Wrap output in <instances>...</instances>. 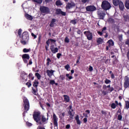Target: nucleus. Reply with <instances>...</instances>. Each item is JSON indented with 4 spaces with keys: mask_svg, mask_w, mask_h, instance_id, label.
<instances>
[{
    "mask_svg": "<svg viewBox=\"0 0 129 129\" xmlns=\"http://www.w3.org/2000/svg\"><path fill=\"white\" fill-rule=\"evenodd\" d=\"M40 12L42 13V14H48L50 12V10L48 7H44V6H41L40 7Z\"/></svg>",
    "mask_w": 129,
    "mask_h": 129,
    "instance_id": "nucleus-7",
    "label": "nucleus"
},
{
    "mask_svg": "<svg viewBox=\"0 0 129 129\" xmlns=\"http://www.w3.org/2000/svg\"><path fill=\"white\" fill-rule=\"evenodd\" d=\"M124 81V87L125 88H127L129 86V78L127 76L125 77Z\"/></svg>",
    "mask_w": 129,
    "mask_h": 129,
    "instance_id": "nucleus-10",
    "label": "nucleus"
},
{
    "mask_svg": "<svg viewBox=\"0 0 129 129\" xmlns=\"http://www.w3.org/2000/svg\"><path fill=\"white\" fill-rule=\"evenodd\" d=\"M26 85H27L28 87H31V86H32V84L30 82L26 83Z\"/></svg>",
    "mask_w": 129,
    "mask_h": 129,
    "instance_id": "nucleus-49",
    "label": "nucleus"
},
{
    "mask_svg": "<svg viewBox=\"0 0 129 129\" xmlns=\"http://www.w3.org/2000/svg\"><path fill=\"white\" fill-rule=\"evenodd\" d=\"M125 109H128L129 108V101H126L125 102Z\"/></svg>",
    "mask_w": 129,
    "mask_h": 129,
    "instance_id": "nucleus-26",
    "label": "nucleus"
},
{
    "mask_svg": "<svg viewBox=\"0 0 129 129\" xmlns=\"http://www.w3.org/2000/svg\"><path fill=\"white\" fill-rule=\"evenodd\" d=\"M98 34L100 35V36H102V35L103 34L102 32L98 31Z\"/></svg>",
    "mask_w": 129,
    "mask_h": 129,
    "instance_id": "nucleus-56",
    "label": "nucleus"
},
{
    "mask_svg": "<svg viewBox=\"0 0 129 129\" xmlns=\"http://www.w3.org/2000/svg\"><path fill=\"white\" fill-rule=\"evenodd\" d=\"M56 22V19H53L50 24V27H54V25H55V22Z\"/></svg>",
    "mask_w": 129,
    "mask_h": 129,
    "instance_id": "nucleus-25",
    "label": "nucleus"
},
{
    "mask_svg": "<svg viewBox=\"0 0 129 129\" xmlns=\"http://www.w3.org/2000/svg\"><path fill=\"white\" fill-rule=\"evenodd\" d=\"M75 118L78 124H81V122L80 121V120H79V116H78V115H77L75 117Z\"/></svg>",
    "mask_w": 129,
    "mask_h": 129,
    "instance_id": "nucleus-23",
    "label": "nucleus"
},
{
    "mask_svg": "<svg viewBox=\"0 0 129 129\" xmlns=\"http://www.w3.org/2000/svg\"><path fill=\"white\" fill-rule=\"evenodd\" d=\"M107 88H108V89H107ZM103 89H104V90H101L103 95H106L107 94H108V93H110V92H112V91L114 90V89L113 87H110V85H109L108 86L104 85L103 86ZM106 89L107 90H106Z\"/></svg>",
    "mask_w": 129,
    "mask_h": 129,
    "instance_id": "nucleus-1",
    "label": "nucleus"
},
{
    "mask_svg": "<svg viewBox=\"0 0 129 129\" xmlns=\"http://www.w3.org/2000/svg\"><path fill=\"white\" fill-rule=\"evenodd\" d=\"M124 19L125 21H129V16H124Z\"/></svg>",
    "mask_w": 129,
    "mask_h": 129,
    "instance_id": "nucleus-46",
    "label": "nucleus"
},
{
    "mask_svg": "<svg viewBox=\"0 0 129 129\" xmlns=\"http://www.w3.org/2000/svg\"><path fill=\"white\" fill-rule=\"evenodd\" d=\"M56 13L57 15H62V16H66V13L63 12L61 9H56Z\"/></svg>",
    "mask_w": 129,
    "mask_h": 129,
    "instance_id": "nucleus-16",
    "label": "nucleus"
},
{
    "mask_svg": "<svg viewBox=\"0 0 129 129\" xmlns=\"http://www.w3.org/2000/svg\"><path fill=\"white\" fill-rule=\"evenodd\" d=\"M39 85V82H37V81H35L33 82V86L35 87V88H37L38 87V85Z\"/></svg>",
    "mask_w": 129,
    "mask_h": 129,
    "instance_id": "nucleus-29",
    "label": "nucleus"
},
{
    "mask_svg": "<svg viewBox=\"0 0 129 129\" xmlns=\"http://www.w3.org/2000/svg\"><path fill=\"white\" fill-rule=\"evenodd\" d=\"M75 118L78 124H81V122L80 121V120H79V116H78V115H77L75 117Z\"/></svg>",
    "mask_w": 129,
    "mask_h": 129,
    "instance_id": "nucleus-24",
    "label": "nucleus"
},
{
    "mask_svg": "<svg viewBox=\"0 0 129 129\" xmlns=\"http://www.w3.org/2000/svg\"><path fill=\"white\" fill-rule=\"evenodd\" d=\"M32 93L34 94V95H37L38 94V89L37 88H32Z\"/></svg>",
    "mask_w": 129,
    "mask_h": 129,
    "instance_id": "nucleus-22",
    "label": "nucleus"
},
{
    "mask_svg": "<svg viewBox=\"0 0 129 129\" xmlns=\"http://www.w3.org/2000/svg\"><path fill=\"white\" fill-rule=\"evenodd\" d=\"M27 125H28V126H32V123H27Z\"/></svg>",
    "mask_w": 129,
    "mask_h": 129,
    "instance_id": "nucleus-58",
    "label": "nucleus"
},
{
    "mask_svg": "<svg viewBox=\"0 0 129 129\" xmlns=\"http://www.w3.org/2000/svg\"><path fill=\"white\" fill-rule=\"evenodd\" d=\"M33 118L37 122V124H41V112L40 111L34 112L33 114Z\"/></svg>",
    "mask_w": 129,
    "mask_h": 129,
    "instance_id": "nucleus-2",
    "label": "nucleus"
},
{
    "mask_svg": "<svg viewBox=\"0 0 129 129\" xmlns=\"http://www.w3.org/2000/svg\"><path fill=\"white\" fill-rule=\"evenodd\" d=\"M71 23L73 24V25H76V24L77 23V20H72L71 21Z\"/></svg>",
    "mask_w": 129,
    "mask_h": 129,
    "instance_id": "nucleus-37",
    "label": "nucleus"
},
{
    "mask_svg": "<svg viewBox=\"0 0 129 129\" xmlns=\"http://www.w3.org/2000/svg\"><path fill=\"white\" fill-rule=\"evenodd\" d=\"M101 8L104 11H108L111 9V5L107 1H103L102 2Z\"/></svg>",
    "mask_w": 129,
    "mask_h": 129,
    "instance_id": "nucleus-3",
    "label": "nucleus"
},
{
    "mask_svg": "<svg viewBox=\"0 0 129 129\" xmlns=\"http://www.w3.org/2000/svg\"><path fill=\"white\" fill-rule=\"evenodd\" d=\"M118 5L120 10H121V11H123V9H124L123 3L122 2H120Z\"/></svg>",
    "mask_w": 129,
    "mask_h": 129,
    "instance_id": "nucleus-20",
    "label": "nucleus"
},
{
    "mask_svg": "<svg viewBox=\"0 0 129 129\" xmlns=\"http://www.w3.org/2000/svg\"><path fill=\"white\" fill-rule=\"evenodd\" d=\"M50 84H51L52 85H53V84H55V81H54V80H50Z\"/></svg>",
    "mask_w": 129,
    "mask_h": 129,
    "instance_id": "nucleus-51",
    "label": "nucleus"
},
{
    "mask_svg": "<svg viewBox=\"0 0 129 129\" xmlns=\"http://www.w3.org/2000/svg\"><path fill=\"white\" fill-rule=\"evenodd\" d=\"M21 34H22V29H20L18 30V35H19L20 37H21Z\"/></svg>",
    "mask_w": 129,
    "mask_h": 129,
    "instance_id": "nucleus-47",
    "label": "nucleus"
},
{
    "mask_svg": "<svg viewBox=\"0 0 129 129\" xmlns=\"http://www.w3.org/2000/svg\"><path fill=\"white\" fill-rule=\"evenodd\" d=\"M47 117H46L44 115L41 116V121L42 122H47L48 121V113H47Z\"/></svg>",
    "mask_w": 129,
    "mask_h": 129,
    "instance_id": "nucleus-18",
    "label": "nucleus"
},
{
    "mask_svg": "<svg viewBox=\"0 0 129 129\" xmlns=\"http://www.w3.org/2000/svg\"><path fill=\"white\" fill-rule=\"evenodd\" d=\"M76 5L74 2L68 3L66 6L67 9H72V8H74Z\"/></svg>",
    "mask_w": 129,
    "mask_h": 129,
    "instance_id": "nucleus-13",
    "label": "nucleus"
},
{
    "mask_svg": "<svg viewBox=\"0 0 129 129\" xmlns=\"http://www.w3.org/2000/svg\"><path fill=\"white\" fill-rule=\"evenodd\" d=\"M47 62H49L51 61V59H50V58H49L47 59Z\"/></svg>",
    "mask_w": 129,
    "mask_h": 129,
    "instance_id": "nucleus-64",
    "label": "nucleus"
},
{
    "mask_svg": "<svg viewBox=\"0 0 129 129\" xmlns=\"http://www.w3.org/2000/svg\"><path fill=\"white\" fill-rule=\"evenodd\" d=\"M110 82H111L108 79H106L105 81V83H106V84H108V83H110Z\"/></svg>",
    "mask_w": 129,
    "mask_h": 129,
    "instance_id": "nucleus-43",
    "label": "nucleus"
},
{
    "mask_svg": "<svg viewBox=\"0 0 129 129\" xmlns=\"http://www.w3.org/2000/svg\"><path fill=\"white\" fill-rule=\"evenodd\" d=\"M31 35L34 38V39H36V38H37V36H36V35H35L33 33H31Z\"/></svg>",
    "mask_w": 129,
    "mask_h": 129,
    "instance_id": "nucleus-53",
    "label": "nucleus"
},
{
    "mask_svg": "<svg viewBox=\"0 0 129 129\" xmlns=\"http://www.w3.org/2000/svg\"><path fill=\"white\" fill-rule=\"evenodd\" d=\"M111 108H113V109H114V108H115V107H116V105L114 103H112L111 105Z\"/></svg>",
    "mask_w": 129,
    "mask_h": 129,
    "instance_id": "nucleus-41",
    "label": "nucleus"
},
{
    "mask_svg": "<svg viewBox=\"0 0 129 129\" xmlns=\"http://www.w3.org/2000/svg\"><path fill=\"white\" fill-rule=\"evenodd\" d=\"M32 64H33V62H32V60H30L29 62V64L32 65Z\"/></svg>",
    "mask_w": 129,
    "mask_h": 129,
    "instance_id": "nucleus-59",
    "label": "nucleus"
},
{
    "mask_svg": "<svg viewBox=\"0 0 129 129\" xmlns=\"http://www.w3.org/2000/svg\"><path fill=\"white\" fill-rule=\"evenodd\" d=\"M64 77L63 75H61L60 76V79H61V80H63V79H64Z\"/></svg>",
    "mask_w": 129,
    "mask_h": 129,
    "instance_id": "nucleus-54",
    "label": "nucleus"
},
{
    "mask_svg": "<svg viewBox=\"0 0 129 129\" xmlns=\"http://www.w3.org/2000/svg\"><path fill=\"white\" fill-rule=\"evenodd\" d=\"M69 113L70 114V118H73V116H74V112H71V110H70Z\"/></svg>",
    "mask_w": 129,
    "mask_h": 129,
    "instance_id": "nucleus-33",
    "label": "nucleus"
},
{
    "mask_svg": "<svg viewBox=\"0 0 129 129\" xmlns=\"http://www.w3.org/2000/svg\"><path fill=\"white\" fill-rule=\"evenodd\" d=\"M89 70L90 72L93 71V68L92 66L89 67Z\"/></svg>",
    "mask_w": 129,
    "mask_h": 129,
    "instance_id": "nucleus-50",
    "label": "nucleus"
},
{
    "mask_svg": "<svg viewBox=\"0 0 129 129\" xmlns=\"http://www.w3.org/2000/svg\"><path fill=\"white\" fill-rule=\"evenodd\" d=\"M35 76H36L38 79H41V75H40L39 73H36L35 74Z\"/></svg>",
    "mask_w": 129,
    "mask_h": 129,
    "instance_id": "nucleus-36",
    "label": "nucleus"
},
{
    "mask_svg": "<svg viewBox=\"0 0 129 129\" xmlns=\"http://www.w3.org/2000/svg\"><path fill=\"white\" fill-rule=\"evenodd\" d=\"M97 42L98 44H102V43H103V39L101 38H99L97 40Z\"/></svg>",
    "mask_w": 129,
    "mask_h": 129,
    "instance_id": "nucleus-31",
    "label": "nucleus"
},
{
    "mask_svg": "<svg viewBox=\"0 0 129 129\" xmlns=\"http://www.w3.org/2000/svg\"><path fill=\"white\" fill-rule=\"evenodd\" d=\"M35 3L37 4H42V0H33Z\"/></svg>",
    "mask_w": 129,
    "mask_h": 129,
    "instance_id": "nucleus-35",
    "label": "nucleus"
},
{
    "mask_svg": "<svg viewBox=\"0 0 129 129\" xmlns=\"http://www.w3.org/2000/svg\"><path fill=\"white\" fill-rule=\"evenodd\" d=\"M46 105H47V106H48V107H51V105H50V104H49V103H46Z\"/></svg>",
    "mask_w": 129,
    "mask_h": 129,
    "instance_id": "nucleus-63",
    "label": "nucleus"
},
{
    "mask_svg": "<svg viewBox=\"0 0 129 129\" xmlns=\"http://www.w3.org/2000/svg\"><path fill=\"white\" fill-rule=\"evenodd\" d=\"M64 68L66 69V70H67V71H68V70H69V68H70V66L69 64H67L64 67Z\"/></svg>",
    "mask_w": 129,
    "mask_h": 129,
    "instance_id": "nucleus-39",
    "label": "nucleus"
},
{
    "mask_svg": "<svg viewBox=\"0 0 129 129\" xmlns=\"http://www.w3.org/2000/svg\"><path fill=\"white\" fill-rule=\"evenodd\" d=\"M118 120H121V119H122V116H121V115H118Z\"/></svg>",
    "mask_w": 129,
    "mask_h": 129,
    "instance_id": "nucleus-48",
    "label": "nucleus"
},
{
    "mask_svg": "<svg viewBox=\"0 0 129 129\" xmlns=\"http://www.w3.org/2000/svg\"><path fill=\"white\" fill-rule=\"evenodd\" d=\"M56 6H62L63 4H62V2L60 1V0H58L55 2Z\"/></svg>",
    "mask_w": 129,
    "mask_h": 129,
    "instance_id": "nucleus-32",
    "label": "nucleus"
},
{
    "mask_svg": "<svg viewBox=\"0 0 129 129\" xmlns=\"http://www.w3.org/2000/svg\"><path fill=\"white\" fill-rule=\"evenodd\" d=\"M64 42L66 43H69V42H70L69 38H68V37H66V38L64 39Z\"/></svg>",
    "mask_w": 129,
    "mask_h": 129,
    "instance_id": "nucleus-44",
    "label": "nucleus"
},
{
    "mask_svg": "<svg viewBox=\"0 0 129 129\" xmlns=\"http://www.w3.org/2000/svg\"><path fill=\"white\" fill-rule=\"evenodd\" d=\"M27 40H23L22 39L21 40V44H23V45H26V44H27Z\"/></svg>",
    "mask_w": 129,
    "mask_h": 129,
    "instance_id": "nucleus-34",
    "label": "nucleus"
},
{
    "mask_svg": "<svg viewBox=\"0 0 129 129\" xmlns=\"http://www.w3.org/2000/svg\"><path fill=\"white\" fill-rule=\"evenodd\" d=\"M81 1L83 4H85L86 3H89V2H90V0H81Z\"/></svg>",
    "mask_w": 129,
    "mask_h": 129,
    "instance_id": "nucleus-42",
    "label": "nucleus"
},
{
    "mask_svg": "<svg viewBox=\"0 0 129 129\" xmlns=\"http://www.w3.org/2000/svg\"><path fill=\"white\" fill-rule=\"evenodd\" d=\"M60 115H61V116H62V117H64V116H65V113H62Z\"/></svg>",
    "mask_w": 129,
    "mask_h": 129,
    "instance_id": "nucleus-61",
    "label": "nucleus"
},
{
    "mask_svg": "<svg viewBox=\"0 0 129 129\" xmlns=\"http://www.w3.org/2000/svg\"><path fill=\"white\" fill-rule=\"evenodd\" d=\"M102 33L104 34V33H106V27H104L102 30Z\"/></svg>",
    "mask_w": 129,
    "mask_h": 129,
    "instance_id": "nucleus-45",
    "label": "nucleus"
},
{
    "mask_svg": "<svg viewBox=\"0 0 129 129\" xmlns=\"http://www.w3.org/2000/svg\"><path fill=\"white\" fill-rule=\"evenodd\" d=\"M50 50L53 54H56L58 52V48L55 47L53 45L50 46Z\"/></svg>",
    "mask_w": 129,
    "mask_h": 129,
    "instance_id": "nucleus-14",
    "label": "nucleus"
},
{
    "mask_svg": "<svg viewBox=\"0 0 129 129\" xmlns=\"http://www.w3.org/2000/svg\"><path fill=\"white\" fill-rule=\"evenodd\" d=\"M108 44H109V47H111V46H113L114 43L113 42V41H112V40H109L108 42H107Z\"/></svg>",
    "mask_w": 129,
    "mask_h": 129,
    "instance_id": "nucleus-28",
    "label": "nucleus"
},
{
    "mask_svg": "<svg viewBox=\"0 0 129 129\" xmlns=\"http://www.w3.org/2000/svg\"><path fill=\"white\" fill-rule=\"evenodd\" d=\"M120 0H113V5L115 6V7H117V5L120 3Z\"/></svg>",
    "mask_w": 129,
    "mask_h": 129,
    "instance_id": "nucleus-19",
    "label": "nucleus"
},
{
    "mask_svg": "<svg viewBox=\"0 0 129 129\" xmlns=\"http://www.w3.org/2000/svg\"><path fill=\"white\" fill-rule=\"evenodd\" d=\"M125 7L126 9L129 10V0H126L125 3Z\"/></svg>",
    "mask_w": 129,
    "mask_h": 129,
    "instance_id": "nucleus-30",
    "label": "nucleus"
},
{
    "mask_svg": "<svg viewBox=\"0 0 129 129\" xmlns=\"http://www.w3.org/2000/svg\"><path fill=\"white\" fill-rule=\"evenodd\" d=\"M111 78H114V75L113 74H111Z\"/></svg>",
    "mask_w": 129,
    "mask_h": 129,
    "instance_id": "nucleus-62",
    "label": "nucleus"
},
{
    "mask_svg": "<svg viewBox=\"0 0 129 129\" xmlns=\"http://www.w3.org/2000/svg\"><path fill=\"white\" fill-rule=\"evenodd\" d=\"M66 128H70V124H67L66 127Z\"/></svg>",
    "mask_w": 129,
    "mask_h": 129,
    "instance_id": "nucleus-57",
    "label": "nucleus"
},
{
    "mask_svg": "<svg viewBox=\"0 0 129 129\" xmlns=\"http://www.w3.org/2000/svg\"><path fill=\"white\" fill-rule=\"evenodd\" d=\"M56 40L52 39H49L46 42V43L47 45V46L45 47V49L46 51H48V47H49V45H50V43H51V44H53V43H55Z\"/></svg>",
    "mask_w": 129,
    "mask_h": 129,
    "instance_id": "nucleus-11",
    "label": "nucleus"
},
{
    "mask_svg": "<svg viewBox=\"0 0 129 129\" xmlns=\"http://www.w3.org/2000/svg\"><path fill=\"white\" fill-rule=\"evenodd\" d=\"M46 3H50L52 0H45Z\"/></svg>",
    "mask_w": 129,
    "mask_h": 129,
    "instance_id": "nucleus-60",
    "label": "nucleus"
},
{
    "mask_svg": "<svg viewBox=\"0 0 129 129\" xmlns=\"http://www.w3.org/2000/svg\"><path fill=\"white\" fill-rule=\"evenodd\" d=\"M24 101V109L25 111H28L29 110V108H30V104L29 103V100L27 98L25 97L23 99Z\"/></svg>",
    "mask_w": 129,
    "mask_h": 129,
    "instance_id": "nucleus-4",
    "label": "nucleus"
},
{
    "mask_svg": "<svg viewBox=\"0 0 129 129\" xmlns=\"http://www.w3.org/2000/svg\"><path fill=\"white\" fill-rule=\"evenodd\" d=\"M21 77H22V79H26L28 77V75L26 74L22 75Z\"/></svg>",
    "mask_w": 129,
    "mask_h": 129,
    "instance_id": "nucleus-38",
    "label": "nucleus"
},
{
    "mask_svg": "<svg viewBox=\"0 0 129 129\" xmlns=\"http://www.w3.org/2000/svg\"><path fill=\"white\" fill-rule=\"evenodd\" d=\"M62 54H61V53H57V58L58 59H60V57H61Z\"/></svg>",
    "mask_w": 129,
    "mask_h": 129,
    "instance_id": "nucleus-52",
    "label": "nucleus"
},
{
    "mask_svg": "<svg viewBox=\"0 0 129 129\" xmlns=\"http://www.w3.org/2000/svg\"><path fill=\"white\" fill-rule=\"evenodd\" d=\"M85 35H86L88 40H92L93 36H92V33H91L89 31H85L84 32Z\"/></svg>",
    "mask_w": 129,
    "mask_h": 129,
    "instance_id": "nucleus-9",
    "label": "nucleus"
},
{
    "mask_svg": "<svg viewBox=\"0 0 129 129\" xmlns=\"http://www.w3.org/2000/svg\"><path fill=\"white\" fill-rule=\"evenodd\" d=\"M25 18L29 21H32L33 20V17L29 14H25Z\"/></svg>",
    "mask_w": 129,
    "mask_h": 129,
    "instance_id": "nucleus-21",
    "label": "nucleus"
},
{
    "mask_svg": "<svg viewBox=\"0 0 129 129\" xmlns=\"http://www.w3.org/2000/svg\"><path fill=\"white\" fill-rule=\"evenodd\" d=\"M22 40H29V35H28V33L24 32L22 34Z\"/></svg>",
    "mask_w": 129,
    "mask_h": 129,
    "instance_id": "nucleus-15",
    "label": "nucleus"
},
{
    "mask_svg": "<svg viewBox=\"0 0 129 129\" xmlns=\"http://www.w3.org/2000/svg\"><path fill=\"white\" fill-rule=\"evenodd\" d=\"M22 58L24 63H28V60L30 59V55L28 54H24L22 55Z\"/></svg>",
    "mask_w": 129,
    "mask_h": 129,
    "instance_id": "nucleus-12",
    "label": "nucleus"
},
{
    "mask_svg": "<svg viewBox=\"0 0 129 129\" xmlns=\"http://www.w3.org/2000/svg\"><path fill=\"white\" fill-rule=\"evenodd\" d=\"M97 15L98 18L101 20H103L104 19V17H105V11L98 10L97 11Z\"/></svg>",
    "mask_w": 129,
    "mask_h": 129,
    "instance_id": "nucleus-5",
    "label": "nucleus"
},
{
    "mask_svg": "<svg viewBox=\"0 0 129 129\" xmlns=\"http://www.w3.org/2000/svg\"><path fill=\"white\" fill-rule=\"evenodd\" d=\"M86 10L87 12H90L91 13L92 12H94L96 11V7L94 6L90 5L86 7Z\"/></svg>",
    "mask_w": 129,
    "mask_h": 129,
    "instance_id": "nucleus-6",
    "label": "nucleus"
},
{
    "mask_svg": "<svg viewBox=\"0 0 129 129\" xmlns=\"http://www.w3.org/2000/svg\"><path fill=\"white\" fill-rule=\"evenodd\" d=\"M23 52L24 53H28V52H30V49H28L27 48L23 49Z\"/></svg>",
    "mask_w": 129,
    "mask_h": 129,
    "instance_id": "nucleus-40",
    "label": "nucleus"
},
{
    "mask_svg": "<svg viewBox=\"0 0 129 129\" xmlns=\"http://www.w3.org/2000/svg\"><path fill=\"white\" fill-rule=\"evenodd\" d=\"M53 123H54V128L58 129V123L57 122V120H58V118H57V116L54 113L53 115Z\"/></svg>",
    "mask_w": 129,
    "mask_h": 129,
    "instance_id": "nucleus-8",
    "label": "nucleus"
},
{
    "mask_svg": "<svg viewBox=\"0 0 129 129\" xmlns=\"http://www.w3.org/2000/svg\"><path fill=\"white\" fill-rule=\"evenodd\" d=\"M84 122H87V118H84L83 119Z\"/></svg>",
    "mask_w": 129,
    "mask_h": 129,
    "instance_id": "nucleus-55",
    "label": "nucleus"
},
{
    "mask_svg": "<svg viewBox=\"0 0 129 129\" xmlns=\"http://www.w3.org/2000/svg\"><path fill=\"white\" fill-rule=\"evenodd\" d=\"M46 73H47L48 76H49V77H51V76H53V74H54V71L52 70H46Z\"/></svg>",
    "mask_w": 129,
    "mask_h": 129,
    "instance_id": "nucleus-17",
    "label": "nucleus"
},
{
    "mask_svg": "<svg viewBox=\"0 0 129 129\" xmlns=\"http://www.w3.org/2000/svg\"><path fill=\"white\" fill-rule=\"evenodd\" d=\"M63 97H64V100L65 101V102H69L70 99H69V97H68V96L64 95Z\"/></svg>",
    "mask_w": 129,
    "mask_h": 129,
    "instance_id": "nucleus-27",
    "label": "nucleus"
}]
</instances>
